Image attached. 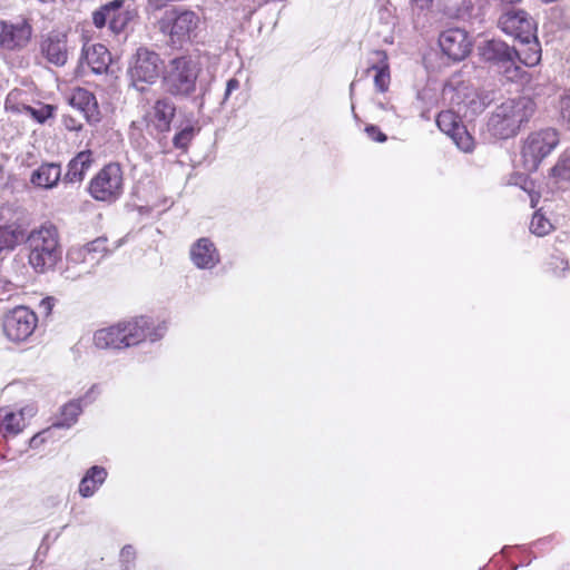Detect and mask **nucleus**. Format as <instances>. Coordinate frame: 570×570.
I'll use <instances>...</instances> for the list:
<instances>
[{"label":"nucleus","instance_id":"f257e3e1","mask_svg":"<svg viewBox=\"0 0 570 570\" xmlns=\"http://www.w3.org/2000/svg\"><path fill=\"white\" fill-rule=\"evenodd\" d=\"M535 108V102L529 97L508 99L492 112L488 122L489 130L500 139L514 137L534 115Z\"/></svg>","mask_w":570,"mask_h":570},{"label":"nucleus","instance_id":"f03ea898","mask_svg":"<svg viewBox=\"0 0 570 570\" xmlns=\"http://www.w3.org/2000/svg\"><path fill=\"white\" fill-rule=\"evenodd\" d=\"M202 66L191 55H180L168 60L163 72V83L175 97H189L196 91Z\"/></svg>","mask_w":570,"mask_h":570},{"label":"nucleus","instance_id":"7ed1b4c3","mask_svg":"<svg viewBox=\"0 0 570 570\" xmlns=\"http://www.w3.org/2000/svg\"><path fill=\"white\" fill-rule=\"evenodd\" d=\"M200 26V17L193 10L171 7L157 20L158 31L167 37L168 45L183 47L193 41Z\"/></svg>","mask_w":570,"mask_h":570},{"label":"nucleus","instance_id":"20e7f679","mask_svg":"<svg viewBox=\"0 0 570 570\" xmlns=\"http://www.w3.org/2000/svg\"><path fill=\"white\" fill-rule=\"evenodd\" d=\"M29 264L38 273L52 268L61 258L59 235L56 226L43 224L28 236Z\"/></svg>","mask_w":570,"mask_h":570},{"label":"nucleus","instance_id":"39448f33","mask_svg":"<svg viewBox=\"0 0 570 570\" xmlns=\"http://www.w3.org/2000/svg\"><path fill=\"white\" fill-rule=\"evenodd\" d=\"M559 132L553 128L530 134L522 147L524 168L529 171L537 170L542 159L559 145Z\"/></svg>","mask_w":570,"mask_h":570},{"label":"nucleus","instance_id":"423d86ee","mask_svg":"<svg viewBox=\"0 0 570 570\" xmlns=\"http://www.w3.org/2000/svg\"><path fill=\"white\" fill-rule=\"evenodd\" d=\"M160 66L161 59L157 52L146 47L138 48L128 69L132 86L142 91L145 85L155 83L160 73Z\"/></svg>","mask_w":570,"mask_h":570},{"label":"nucleus","instance_id":"0eeeda50","mask_svg":"<svg viewBox=\"0 0 570 570\" xmlns=\"http://www.w3.org/2000/svg\"><path fill=\"white\" fill-rule=\"evenodd\" d=\"M122 190V170L116 163L104 166L89 184L90 195L99 202L112 203L120 197Z\"/></svg>","mask_w":570,"mask_h":570},{"label":"nucleus","instance_id":"6e6552de","mask_svg":"<svg viewBox=\"0 0 570 570\" xmlns=\"http://www.w3.org/2000/svg\"><path fill=\"white\" fill-rule=\"evenodd\" d=\"M480 57L502 69L505 77L514 80L520 76V67L517 65L518 50L502 40L491 39L478 47Z\"/></svg>","mask_w":570,"mask_h":570},{"label":"nucleus","instance_id":"1a4fd4ad","mask_svg":"<svg viewBox=\"0 0 570 570\" xmlns=\"http://www.w3.org/2000/svg\"><path fill=\"white\" fill-rule=\"evenodd\" d=\"M37 315L26 306H18L2 317V331L6 337L14 343L26 341L35 332Z\"/></svg>","mask_w":570,"mask_h":570},{"label":"nucleus","instance_id":"9d476101","mask_svg":"<svg viewBox=\"0 0 570 570\" xmlns=\"http://www.w3.org/2000/svg\"><path fill=\"white\" fill-rule=\"evenodd\" d=\"M498 27L520 43L534 39L537 24L529 13L521 9H508L498 19Z\"/></svg>","mask_w":570,"mask_h":570},{"label":"nucleus","instance_id":"9b49d317","mask_svg":"<svg viewBox=\"0 0 570 570\" xmlns=\"http://www.w3.org/2000/svg\"><path fill=\"white\" fill-rule=\"evenodd\" d=\"M436 125L441 131L448 135L455 146L464 151L471 153L474 149V139L460 120V117L452 110H443L436 117Z\"/></svg>","mask_w":570,"mask_h":570},{"label":"nucleus","instance_id":"f8f14e48","mask_svg":"<svg viewBox=\"0 0 570 570\" xmlns=\"http://www.w3.org/2000/svg\"><path fill=\"white\" fill-rule=\"evenodd\" d=\"M32 36V27L26 19L16 22L0 21V48L18 51L28 46Z\"/></svg>","mask_w":570,"mask_h":570},{"label":"nucleus","instance_id":"ddd939ff","mask_svg":"<svg viewBox=\"0 0 570 570\" xmlns=\"http://www.w3.org/2000/svg\"><path fill=\"white\" fill-rule=\"evenodd\" d=\"M439 45L444 55L454 61L463 60L472 49L469 33L461 28H450L439 37Z\"/></svg>","mask_w":570,"mask_h":570},{"label":"nucleus","instance_id":"4468645a","mask_svg":"<svg viewBox=\"0 0 570 570\" xmlns=\"http://www.w3.org/2000/svg\"><path fill=\"white\" fill-rule=\"evenodd\" d=\"M119 325L126 347L136 345L148 337L150 341H156L160 338L165 332L164 326H159L155 332H151L149 320L146 317L122 322L119 323Z\"/></svg>","mask_w":570,"mask_h":570},{"label":"nucleus","instance_id":"2eb2a0df","mask_svg":"<svg viewBox=\"0 0 570 570\" xmlns=\"http://www.w3.org/2000/svg\"><path fill=\"white\" fill-rule=\"evenodd\" d=\"M41 55L55 66H63L68 60L67 36L62 32H49L40 42Z\"/></svg>","mask_w":570,"mask_h":570},{"label":"nucleus","instance_id":"dca6fc26","mask_svg":"<svg viewBox=\"0 0 570 570\" xmlns=\"http://www.w3.org/2000/svg\"><path fill=\"white\" fill-rule=\"evenodd\" d=\"M190 259L199 269H212L220 261L215 244L206 237L199 238L190 247Z\"/></svg>","mask_w":570,"mask_h":570},{"label":"nucleus","instance_id":"f3484780","mask_svg":"<svg viewBox=\"0 0 570 570\" xmlns=\"http://www.w3.org/2000/svg\"><path fill=\"white\" fill-rule=\"evenodd\" d=\"M70 105L83 114L89 122H97L100 119L98 104L96 97L83 88L73 90L70 99Z\"/></svg>","mask_w":570,"mask_h":570},{"label":"nucleus","instance_id":"a211bd4d","mask_svg":"<svg viewBox=\"0 0 570 570\" xmlns=\"http://www.w3.org/2000/svg\"><path fill=\"white\" fill-rule=\"evenodd\" d=\"M82 57L95 73L107 71L111 61L108 49L101 43H85Z\"/></svg>","mask_w":570,"mask_h":570},{"label":"nucleus","instance_id":"6ab92c4d","mask_svg":"<svg viewBox=\"0 0 570 570\" xmlns=\"http://www.w3.org/2000/svg\"><path fill=\"white\" fill-rule=\"evenodd\" d=\"M36 412V406L27 405L17 412L6 413L2 420V429L4 430V435L9 434L14 436L22 432L27 425V419L35 416Z\"/></svg>","mask_w":570,"mask_h":570},{"label":"nucleus","instance_id":"aec40b11","mask_svg":"<svg viewBox=\"0 0 570 570\" xmlns=\"http://www.w3.org/2000/svg\"><path fill=\"white\" fill-rule=\"evenodd\" d=\"M175 111V105L168 98L158 99L153 107L150 122L158 131H168Z\"/></svg>","mask_w":570,"mask_h":570},{"label":"nucleus","instance_id":"412c9836","mask_svg":"<svg viewBox=\"0 0 570 570\" xmlns=\"http://www.w3.org/2000/svg\"><path fill=\"white\" fill-rule=\"evenodd\" d=\"M109 252L107 247V238L98 237L95 240L85 245L77 253L70 254V259L76 261L75 255L82 257L85 264L90 266L97 265Z\"/></svg>","mask_w":570,"mask_h":570},{"label":"nucleus","instance_id":"4be33fe9","mask_svg":"<svg viewBox=\"0 0 570 570\" xmlns=\"http://www.w3.org/2000/svg\"><path fill=\"white\" fill-rule=\"evenodd\" d=\"M61 177V167L59 164H42L31 175V183L41 188L50 189L55 187Z\"/></svg>","mask_w":570,"mask_h":570},{"label":"nucleus","instance_id":"5701e85b","mask_svg":"<svg viewBox=\"0 0 570 570\" xmlns=\"http://www.w3.org/2000/svg\"><path fill=\"white\" fill-rule=\"evenodd\" d=\"M92 164V154L90 150L80 151L68 164V170L65 180L68 183H80L85 178L86 171Z\"/></svg>","mask_w":570,"mask_h":570},{"label":"nucleus","instance_id":"b1692460","mask_svg":"<svg viewBox=\"0 0 570 570\" xmlns=\"http://www.w3.org/2000/svg\"><path fill=\"white\" fill-rule=\"evenodd\" d=\"M121 333L122 332L119 324L98 330L94 335V343L98 348L126 347Z\"/></svg>","mask_w":570,"mask_h":570},{"label":"nucleus","instance_id":"393cba45","mask_svg":"<svg viewBox=\"0 0 570 570\" xmlns=\"http://www.w3.org/2000/svg\"><path fill=\"white\" fill-rule=\"evenodd\" d=\"M107 472L104 468L92 466L88 470L79 484V493L83 498L91 497L97 488L104 483Z\"/></svg>","mask_w":570,"mask_h":570},{"label":"nucleus","instance_id":"a878e982","mask_svg":"<svg viewBox=\"0 0 570 570\" xmlns=\"http://www.w3.org/2000/svg\"><path fill=\"white\" fill-rule=\"evenodd\" d=\"M524 49L518 50L517 63L521 62L527 67H534L541 60L540 43L534 35V39L529 40V43H521Z\"/></svg>","mask_w":570,"mask_h":570},{"label":"nucleus","instance_id":"bb28decb","mask_svg":"<svg viewBox=\"0 0 570 570\" xmlns=\"http://www.w3.org/2000/svg\"><path fill=\"white\" fill-rule=\"evenodd\" d=\"M374 53L377 56V61L381 62L380 66L372 67V69L376 71L374 76V85L379 91L384 92L387 90L390 85V72L386 63L387 57L384 51H375Z\"/></svg>","mask_w":570,"mask_h":570},{"label":"nucleus","instance_id":"cd10ccee","mask_svg":"<svg viewBox=\"0 0 570 570\" xmlns=\"http://www.w3.org/2000/svg\"><path fill=\"white\" fill-rule=\"evenodd\" d=\"M82 407L80 401H70L61 409V419L52 428H70L77 422Z\"/></svg>","mask_w":570,"mask_h":570},{"label":"nucleus","instance_id":"c85d7f7f","mask_svg":"<svg viewBox=\"0 0 570 570\" xmlns=\"http://www.w3.org/2000/svg\"><path fill=\"white\" fill-rule=\"evenodd\" d=\"M125 0H112L92 13V22L97 28H102L109 23L112 12L124 7Z\"/></svg>","mask_w":570,"mask_h":570},{"label":"nucleus","instance_id":"c756f323","mask_svg":"<svg viewBox=\"0 0 570 570\" xmlns=\"http://www.w3.org/2000/svg\"><path fill=\"white\" fill-rule=\"evenodd\" d=\"M28 94L22 89H12L6 99V109L12 112H26L28 107Z\"/></svg>","mask_w":570,"mask_h":570},{"label":"nucleus","instance_id":"7c9ffc66","mask_svg":"<svg viewBox=\"0 0 570 570\" xmlns=\"http://www.w3.org/2000/svg\"><path fill=\"white\" fill-rule=\"evenodd\" d=\"M21 233L12 227L0 226V253L11 250L20 240Z\"/></svg>","mask_w":570,"mask_h":570},{"label":"nucleus","instance_id":"2f4dec72","mask_svg":"<svg viewBox=\"0 0 570 570\" xmlns=\"http://www.w3.org/2000/svg\"><path fill=\"white\" fill-rule=\"evenodd\" d=\"M552 229V225L543 215L534 213L530 222V232L537 236H544Z\"/></svg>","mask_w":570,"mask_h":570},{"label":"nucleus","instance_id":"473e14b6","mask_svg":"<svg viewBox=\"0 0 570 570\" xmlns=\"http://www.w3.org/2000/svg\"><path fill=\"white\" fill-rule=\"evenodd\" d=\"M53 107L51 105L37 104L29 106L26 114H29L35 120L42 124L52 116Z\"/></svg>","mask_w":570,"mask_h":570},{"label":"nucleus","instance_id":"72a5a7b5","mask_svg":"<svg viewBox=\"0 0 570 570\" xmlns=\"http://www.w3.org/2000/svg\"><path fill=\"white\" fill-rule=\"evenodd\" d=\"M129 21V13L121 11V9L115 10L110 17L109 28L114 33L121 32Z\"/></svg>","mask_w":570,"mask_h":570},{"label":"nucleus","instance_id":"f704fd0d","mask_svg":"<svg viewBox=\"0 0 570 570\" xmlns=\"http://www.w3.org/2000/svg\"><path fill=\"white\" fill-rule=\"evenodd\" d=\"M197 129L193 126H187L184 129H181L179 132H177L174 137V145L177 148L185 149L194 138Z\"/></svg>","mask_w":570,"mask_h":570},{"label":"nucleus","instance_id":"c9c22d12","mask_svg":"<svg viewBox=\"0 0 570 570\" xmlns=\"http://www.w3.org/2000/svg\"><path fill=\"white\" fill-rule=\"evenodd\" d=\"M552 174L554 177L561 180L570 179V156L562 157L556 166L552 168Z\"/></svg>","mask_w":570,"mask_h":570},{"label":"nucleus","instance_id":"e433bc0d","mask_svg":"<svg viewBox=\"0 0 570 570\" xmlns=\"http://www.w3.org/2000/svg\"><path fill=\"white\" fill-rule=\"evenodd\" d=\"M512 184H514V185H520V187H521L523 190L528 191V193H529V196H530V199H531V206H532V207H535L537 202H538V199H539V196H538L537 194H533V193H532V189H531V187H530V185H532V183L528 179V177H527V176H524V175H518V176L515 177V181H513Z\"/></svg>","mask_w":570,"mask_h":570},{"label":"nucleus","instance_id":"4c0bfd02","mask_svg":"<svg viewBox=\"0 0 570 570\" xmlns=\"http://www.w3.org/2000/svg\"><path fill=\"white\" fill-rule=\"evenodd\" d=\"M559 109L561 119L570 125V91L560 98Z\"/></svg>","mask_w":570,"mask_h":570},{"label":"nucleus","instance_id":"58836bf2","mask_svg":"<svg viewBox=\"0 0 570 570\" xmlns=\"http://www.w3.org/2000/svg\"><path fill=\"white\" fill-rule=\"evenodd\" d=\"M367 136L379 142H384L386 140V135L383 134L376 126L370 125L365 128Z\"/></svg>","mask_w":570,"mask_h":570},{"label":"nucleus","instance_id":"ea45409f","mask_svg":"<svg viewBox=\"0 0 570 570\" xmlns=\"http://www.w3.org/2000/svg\"><path fill=\"white\" fill-rule=\"evenodd\" d=\"M120 558L124 563H126V570L129 569V564L132 562L135 558V551L131 546H126L122 548L120 552Z\"/></svg>","mask_w":570,"mask_h":570},{"label":"nucleus","instance_id":"a19ab883","mask_svg":"<svg viewBox=\"0 0 570 570\" xmlns=\"http://www.w3.org/2000/svg\"><path fill=\"white\" fill-rule=\"evenodd\" d=\"M175 0H147V6L151 10H160L164 8L168 2H174Z\"/></svg>","mask_w":570,"mask_h":570},{"label":"nucleus","instance_id":"79ce46f5","mask_svg":"<svg viewBox=\"0 0 570 570\" xmlns=\"http://www.w3.org/2000/svg\"><path fill=\"white\" fill-rule=\"evenodd\" d=\"M238 88H239L238 80L237 79H229L227 81V86H226L225 98H227L234 90H236Z\"/></svg>","mask_w":570,"mask_h":570},{"label":"nucleus","instance_id":"37998d69","mask_svg":"<svg viewBox=\"0 0 570 570\" xmlns=\"http://www.w3.org/2000/svg\"><path fill=\"white\" fill-rule=\"evenodd\" d=\"M41 434H36L31 440H30V446L31 448H36L39 443L43 442V439H40Z\"/></svg>","mask_w":570,"mask_h":570},{"label":"nucleus","instance_id":"c03bdc74","mask_svg":"<svg viewBox=\"0 0 570 570\" xmlns=\"http://www.w3.org/2000/svg\"><path fill=\"white\" fill-rule=\"evenodd\" d=\"M416 4H419L421 8H423L424 6H426L429 2H431L432 0H413Z\"/></svg>","mask_w":570,"mask_h":570},{"label":"nucleus","instance_id":"a18cd8bd","mask_svg":"<svg viewBox=\"0 0 570 570\" xmlns=\"http://www.w3.org/2000/svg\"><path fill=\"white\" fill-rule=\"evenodd\" d=\"M68 128L71 129V130H79L81 128V126L80 125H78V126L75 125V126H68Z\"/></svg>","mask_w":570,"mask_h":570}]
</instances>
